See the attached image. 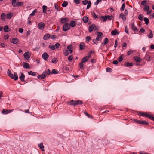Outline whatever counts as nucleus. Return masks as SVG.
I'll return each mask as SVG.
<instances>
[{
  "label": "nucleus",
  "instance_id": "nucleus-12",
  "mask_svg": "<svg viewBox=\"0 0 154 154\" xmlns=\"http://www.w3.org/2000/svg\"><path fill=\"white\" fill-rule=\"evenodd\" d=\"M85 47V44L83 42H81L79 44L80 49L82 50L84 49Z\"/></svg>",
  "mask_w": 154,
  "mask_h": 154
},
{
  "label": "nucleus",
  "instance_id": "nucleus-55",
  "mask_svg": "<svg viewBox=\"0 0 154 154\" xmlns=\"http://www.w3.org/2000/svg\"><path fill=\"white\" fill-rule=\"evenodd\" d=\"M147 2V1L146 0H143L141 2V5H143L144 6L145 5V4Z\"/></svg>",
  "mask_w": 154,
  "mask_h": 154
},
{
  "label": "nucleus",
  "instance_id": "nucleus-54",
  "mask_svg": "<svg viewBox=\"0 0 154 154\" xmlns=\"http://www.w3.org/2000/svg\"><path fill=\"white\" fill-rule=\"evenodd\" d=\"M106 71L107 72H112V69L111 68H107L106 69Z\"/></svg>",
  "mask_w": 154,
  "mask_h": 154
},
{
  "label": "nucleus",
  "instance_id": "nucleus-29",
  "mask_svg": "<svg viewBox=\"0 0 154 154\" xmlns=\"http://www.w3.org/2000/svg\"><path fill=\"white\" fill-rule=\"evenodd\" d=\"M88 60L87 57L85 56L84 57L82 60L81 62L84 63L87 61Z\"/></svg>",
  "mask_w": 154,
  "mask_h": 154
},
{
  "label": "nucleus",
  "instance_id": "nucleus-27",
  "mask_svg": "<svg viewBox=\"0 0 154 154\" xmlns=\"http://www.w3.org/2000/svg\"><path fill=\"white\" fill-rule=\"evenodd\" d=\"M88 18L86 16H84L83 18V21L85 23H86L88 22Z\"/></svg>",
  "mask_w": 154,
  "mask_h": 154
},
{
  "label": "nucleus",
  "instance_id": "nucleus-25",
  "mask_svg": "<svg viewBox=\"0 0 154 154\" xmlns=\"http://www.w3.org/2000/svg\"><path fill=\"white\" fill-rule=\"evenodd\" d=\"M2 114H6L9 113V110L5 109L2 110Z\"/></svg>",
  "mask_w": 154,
  "mask_h": 154
},
{
  "label": "nucleus",
  "instance_id": "nucleus-57",
  "mask_svg": "<svg viewBox=\"0 0 154 154\" xmlns=\"http://www.w3.org/2000/svg\"><path fill=\"white\" fill-rule=\"evenodd\" d=\"M125 32L127 34H128V28L127 26H126L125 27Z\"/></svg>",
  "mask_w": 154,
  "mask_h": 154
},
{
  "label": "nucleus",
  "instance_id": "nucleus-35",
  "mask_svg": "<svg viewBox=\"0 0 154 154\" xmlns=\"http://www.w3.org/2000/svg\"><path fill=\"white\" fill-rule=\"evenodd\" d=\"M63 53L64 55L65 56H67L69 54V51L67 50L63 51Z\"/></svg>",
  "mask_w": 154,
  "mask_h": 154
},
{
  "label": "nucleus",
  "instance_id": "nucleus-47",
  "mask_svg": "<svg viewBox=\"0 0 154 154\" xmlns=\"http://www.w3.org/2000/svg\"><path fill=\"white\" fill-rule=\"evenodd\" d=\"M104 43H103L102 44L106 45L109 42V40L107 38H105L104 40Z\"/></svg>",
  "mask_w": 154,
  "mask_h": 154
},
{
  "label": "nucleus",
  "instance_id": "nucleus-15",
  "mask_svg": "<svg viewBox=\"0 0 154 154\" xmlns=\"http://www.w3.org/2000/svg\"><path fill=\"white\" fill-rule=\"evenodd\" d=\"M69 26L72 27H74L75 26V22L74 21H71L69 24Z\"/></svg>",
  "mask_w": 154,
  "mask_h": 154
},
{
  "label": "nucleus",
  "instance_id": "nucleus-13",
  "mask_svg": "<svg viewBox=\"0 0 154 154\" xmlns=\"http://www.w3.org/2000/svg\"><path fill=\"white\" fill-rule=\"evenodd\" d=\"M3 29L5 32H8L11 30V29L9 28L8 25H5L4 26Z\"/></svg>",
  "mask_w": 154,
  "mask_h": 154
},
{
  "label": "nucleus",
  "instance_id": "nucleus-53",
  "mask_svg": "<svg viewBox=\"0 0 154 154\" xmlns=\"http://www.w3.org/2000/svg\"><path fill=\"white\" fill-rule=\"evenodd\" d=\"M145 59L146 60H148V61H150L149 59H150V56L148 55H147L146 54V56L145 57Z\"/></svg>",
  "mask_w": 154,
  "mask_h": 154
},
{
  "label": "nucleus",
  "instance_id": "nucleus-3",
  "mask_svg": "<svg viewBox=\"0 0 154 154\" xmlns=\"http://www.w3.org/2000/svg\"><path fill=\"white\" fill-rule=\"evenodd\" d=\"M7 74L9 76L11 79H14L15 81L17 80L18 76L17 73L14 72V76H13V75L12 74L11 71L10 70L8 69L7 71Z\"/></svg>",
  "mask_w": 154,
  "mask_h": 154
},
{
  "label": "nucleus",
  "instance_id": "nucleus-5",
  "mask_svg": "<svg viewBox=\"0 0 154 154\" xmlns=\"http://www.w3.org/2000/svg\"><path fill=\"white\" fill-rule=\"evenodd\" d=\"M70 26L69 24L65 23L63 26V29L64 31H67L70 29Z\"/></svg>",
  "mask_w": 154,
  "mask_h": 154
},
{
  "label": "nucleus",
  "instance_id": "nucleus-28",
  "mask_svg": "<svg viewBox=\"0 0 154 154\" xmlns=\"http://www.w3.org/2000/svg\"><path fill=\"white\" fill-rule=\"evenodd\" d=\"M68 4V3L67 2L64 1L63 3L62 4V6L63 7H66Z\"/></svg>",
  "mask_w": 154,
  "mask_h": 154
},
{
  "label": "nucleus",
  "instance_id": "nucleus-63",
  "mask_svg": "<svg viewBox=\"0 0 154 154\" xmlns=\"http://www.w3.org/2000/svg\"><path fill=\"white\" fill-rule=\"evenodd\" d=\"M112 63L114 64L117 65L118 63V62L117 60H115L113 61Z\"/></svg>",
  "mask_w": 154,
  "mask_h": 154
},
{
  "label": "nucleus",
  "instance_id": "nucleus-30",
  "mask_svg": "<svg viewBox=\"0 0 154 154\" xmlns=\"http://www.w3.org/2000/svg\"><path fill=\"white\" fill-rule=\"evenodd\" d=\"M5 13H2L1 14V19L3 21H4L5 20Z\"/></svg>",
  "mask_w": 154,
  "mask_h": 154
},
{
  "label": "nucleus",
  "instance_id": "nucleus-21",
  "mask_svg": "<svg viewBox=\"0 0 154 154\" xmlns=\"http://www.w3.org/2000/svg\"><path fill=\"white\" fill-rule=\"evenodd\" d=\"M38 146L41 149L42 151H44V147L42 143H41L39 144H38Z\"/></svg>",
  "mask_w": 154,
  "mask_h": 154
},
{
  "label": "nucleus",
  "instance_id": "nucleus-40",
  "mask_svg": "<svg viewBox=\"0 0 154 154\" xmlns=\"http://www.w3.org/2000/svg\"><path fill=\"white\" fill-rule=\"evenodd\" d=\"M37 11L36 9H35L33 10L32 12L30 14V16H33L35 15V13Z\"/></svg>",
  "mask_w": 154,
  "mask_h": 154
},
{
  "label": "nucleus",
  "instance_id": "nucleus-10",
  "mask_svg": "<svg viewBox=\"0 0 154 154\" xmlns=\"http://www.w3.org/2000/svg\"><path fill=\"white\" fill-rule=\"evenodd\" d=\"M48 57V55L46 52L44 53L42 55V57L44 60H47Z\"/></svg>",
  "mask_w": 154,
  "mask_h": 154
},
{
  "label": "nucleus",
  "instance_id": "nucleus-41",
  "mask_svg": "<svg viewBox=\"0 0 154 154\" xmlns=\"http://www.w3.org/2000/svg\"><path fill=\"white\" fill-rule=\"evenodd\" d=\"M123 54H122L120 55V56L119 57L118 59V61L119 62H121L123 60Z\"/></svg>",
  "mask_w": 154,
  "mask_h": 154
},
{
  "label": "nucleus",
  "instance_id": "nucleus-24",
  "mask_svg": "<svg viewBox=\"0 0 154 154\" xmlns=\"http://www.w3.org/2000/svg\"><path fill=\"white\" fill-rule=\"evenodd\" d=\"M125 66L126 67H129L130 66H132L133 65V63H130L129 62H127L124 64Z\"/></svg>",
  "mask_w": 154,
  "mask_h": 154
},
{
  "label": "nucleus",
  "instance_id": "nucleus-26",
  "mask_svg": "<svg viewBox=\"0 0 154 154\" xmlns=\"http://www.w3.org/2000/svg\"><path fill=\"white\" fill-rule=\"evenodd\" d=\"M150 33L149 34H148L147 36L150 38H152L153 37V33L152 31L151 30H149Z\"/></svg>",
  "mask_w": 154,
  "mask_h": 154
},
{
  "label": "nucleus",
  "instance_id": "nucleus-37",
  "mask_svg": "<svg viewBox=\"0 0 154 154\" xmlns=\"http://www.w3.org/2000/svg\"><path fill=\"white\" fill-rule=\"evenodd\" d=\"M42 10H43V12L44 13H46V10L47 9V7L45 5H43L42 7Z\"/></svg>",
  "mask_w": 154,
  "mask_h": 154
},
{
  "label": "nucleus",
  "instance_id": "nucleus-45",
  "mask_svg": "<svg viewBox=\"0 0 154 154\" xmlns=\"http://www.w3.org/2000/svg\"><path fill=\"white\" fill-rule=\"evenodd\" d=\"M141 124L148 125L149 123L148 122H146L145 120H143L141 121Z\"/></svg>",
  "mask_w": 154,
  "mask_h": 154
},
{
  "label": "nucleus",
  "instance_id": "nucleus-4",
  "mask_svg": "<svg viewBox=\"0 0 154 154\" xmlns=\"http://www.w3.org/2000/svg\"><path fill=\"white\" fill-rule=\"evenodd\" d=\"M82 3L84 5L88 4L86 7L87 9H88L91 6V2L90 1H88L87 0H85L82 1Z\"/></svg>",
  "mask_w": 154,
  "mask_h": 154
},
{
  "label": "nucleus",
  "instance_id": "nucleus-23",
  "mask_svg": "<svg viewBox=\"0 0 154 154\" xmlns=\"http://www.w3.org/2000/svg\"><path fill=\"white\" fill-rule=\"evenodd\" d=\"M100 20H103V21H106L107 20L106 16H101L100 17Z\"/></svg>",
  "mask_w": 154,
  "mask_h": 154
},
{
  "label": "nucleus",
  "instance_id": "nucleus-38",
  "mask_svg": "<svg viewBox=\"0 0 154 154\" xmlns=\"http://www.w3.org/2000/svg\"><path fill=\"white\" fill-rule=\"evenodd\" d=\"M144 21H145V23L146 25H148L149 23V20L148 18L145 17L144 19Z\"/></svg>",
  "mask_w": 154,
  "mask_h": 154
},
{
  "label": "nucleus",
  "instance_id": "nucleus-43",
  "mask_svg": "<svg viewBox=\"0 0 154 154\" xmlns=\"http://www.w3.org/2000/svg\"><path fill=\"white\" fill-rule=\"evenodd\" d=\"M49 48L52 50H54L55 49V47L54 45H49Z\"/></svg>",
  "mask_w": 154,
  "mask_h": 154
},
{
  "label": "nucleus",
  "instance_id": "nucleus-20",
  "mask_svg": "<svg viewBox=\"0 0 154 154\" xmlns=\"http://www.w3.org/2000/svg\"><path fill=\"white\" fill-rule=\"evenodd\" d=\"M23 67L24 68H25L26 69H29L30 67V65L29 64H28L27 63L25 62H23Z\"/></svg>",
  "mask_w": 154,
  "mask_h": 154
},
{
  "label": "nucleus",
  "instance_id": "nucleus-19",
  "mask_svg": "<svg viewBox=\"0 0 154 154\" xmlns=\"http://www.w3.org/2000/svg\"><path fill=\"white\" fill-rule=\"evenodd\" d=\"M68 19L66 18H61L60 20V22L62 23H64L65 22H68Z\"/></svg>",
  "mask_w": 154,
  "mask_h": 154
},
{
  "label": "nucleus",
  "instance_id": "nucleus-11",
  "mask_svg": "<svg viewBox=\"0 0 154 154\" xmlns=\"http://www.w3.org/2000/svg\"><path fill=\"white\" fill-rule=\"evenodd\" d=\"M19 41L18 39L17 38H13L11 40V42L12 43L14 44H17Z\"/></svg>",
  "mask_w": 154,
  "mask_h": 154
},
{
  "label": "nucleus",
  "instance_id": "nucleus-44",
  "mask_svg": "<svg viewBox=\"0 0 154 154\" xmlns=\"http://www.w3.org/2000/svg\"><path fill=\"white\" fill-rule=\"evenodd\" d=\"M117 32L116 30H114L111 32V34L113 35H115L117 34Z\"/></svg>",
  "mask_w": 154,
  "mask_h": 154
},
{
  "label": "nucleus",
  "instance_id": "nucleus-2",
  "mask_svg": "<svg viewBox=\"0 0 154 154\" xmlns=\"http://www.w3.org/2000/svg\"><path fill=\"white\" fill-rule=\"evenodd\" d=\"M66 103L69 105H70L75 106L79 104H82L83 103L81 100H72L70 101L67 102Z\"/></svg>",
  "mask_w": 154,
  "mask_h": 154
},
{
  "label": "nucleus",
  "instance_id": "nucleus-62",
  "mask_svg": "<svg viewBox=\"0 0 154 154\" xmlns=\"http://www.w3.org/2000/svg\"><path fill=\"white\" fill-rule=\"evenodd\" d=\"M54 45H55L56 48H59V47L60 46V44L59 43H57L55 44Z\"/></svg>",
  "mask_w": 154,
  "mask_h": 154
},
{
  "label": "nucleus",
  "instance_id": "nucleus-52",
  "mask_svg": "<svg viewBox=\"0 0 154 154\" xmlns=\"http://www.w3.org/2000/svg\"><path fill=\"white\" fill-rule=\"evenodd\" d=\"M67 48L68 49L67 50H70V49H72V46L71 45H69L67 47Z\"/></svg>",
  "mask_w": 154,
  "mask_h": 154
},
{
  "label": "nucleus",
  "instance_id": "nucleus-32",
  "mask_svg": "<svg viewBox=\"0 0 154 154\" xmlns=\"http://www.w3.org/2000/svg\"><path fill=\"white\" fill-rule=\"evenodd\" d=\"M149 9V6L147 5H145L144 6V10L146 11H148Z\"/></svg>",
  "mask_w": 154,
  "mask_h": 154
},
{
  "label": "nucleus",
  "instance_id": "nucleus-1",
  "mask_svg": "<svg viewBox=\"0 0 154 154\" xmlns=\"http://www.w3.org/2000/svg\"><path fill=\"white\" fill-rule=\"evenodd\" d=\"M50 71L48 69L47 71H44L42 74L38 76V78L39 79H44L47 75H49L50 74Z\"/></svg>",
  "mask_w": 154,
  "mask_h": 154
},
{
  "label": "nucleus",
  "instance_id": "nucleus-49",
  "mask_svg": "<svg viewBox=\"0 0 154 154\" xmlns=\"http://www.w3.org/2000/svg\"><path fill=\"white\" fill-rule=\"evenodd\" d=\"M143 17L142 14H140L139 15L138 18L140 20L142 21L143 20Z\"/></svg>",
  "mask_w": 154,
  "mask_h": 154
},
{
  "label": "nucleus",
  "instance_id": "nucleus-14",
  "mask_svg": "<svg viewBox=\"0 0 154 154\" xmlns=\"http://www.w3.org/2000/svg\"><path fill=\"white\" fill-rule=\"evenodd\" d=\"M50 37V34L48 33H47L44 35L43 38L44 40H47Z\"/></svg>",
  "mask_w": 154,
  "mask_h": 154
},
{
  "label": "nucleus",
  "instance_id": "nucleus-36",
  "mask_svg": "<svg viewBox=\"0 0 154 154\" xmlns=\"http://www.w3.org/2000/svg\"><path fill=\"white\" fill-rule=\"evenodd\" d=\"M12 15V13H9L7 14V19L11 18Z\"/></svg>",
  "mask_w": 154,
  "mask_h": 154
},
{
  "label": "nucleus",
  "instance_id": "nucleus-42",
  "mask_svg": "<svg viewBox=\"0 0 154 154\" xmlns=\"http://www.w3.org/2000/svg\"><path fill=\"white\" fill-rule=\"evenodd\" d=\"M83 63L82 62H80L79 64V67L81 69H83Z\"/></svg>",
  "mask_w": 154,
  "mask_h": 154
},
{
  "label": "nucleus",
  "instance_id": "nucleus-16",
  "mask_svg": "<svg viewBox=\"0 0 154 154\" xmlns=\"http://www.w3.org/2000/svg\"><path fill=\"white\" fill-rule=\"evenodd\" d=\"M95 27V25L92 24L90 25L89 27V32H92Z\"/></svg>",
  "mask_w": 154,
  "mask_h": 154
},
{
  "label": "nucleus",
  "instance_id": "nucleus-6",
  "mask_svg": "<svg viewBox=\"0 0 154 154\" xmlns=\"http://www.w3.org/2000/svg\"><path fill=\"white\" fill-rule=\"evenodd\" d=\"M97 33L98 34L97 36V37L96 40L97 41H101L102 38L101 37L103 35V34L102 32H97Z\"/></svg>",
  "mask_w": 154,
  "mask_h": 154
},
{
  "label": "nucleus",
  "instance_id": "nucleus-9",
  "mask_svg": "<svg viewBox=\"0 0 154 154\" xmlns=\"http://www.w3.org/2000/svg\"><path fill=\"white\" fill-rule=\"evenodd\" d=\"M140 115L143 116H146L151 119V116L150 115L147 114L145 112H141L140 113Z\"/></svg>",
  "mask_w": 154,
  "mask_h": 154
},
{
  "label": "nucleus",
  "instance_id": "nucleus-8",
  "mask_svg": "<svg viewBox=\"0 0 154 154\" xmlns=\"http://www.w3.org/2000/svg\"><path fill=\"white\" fill-rule=\"evenodd\" d=\"M23 56L25 58L28 60V59L30 57V54H29V51H27L24 53L23 54Z\"/></svg>",
  "mask_w": 154,
  "mask_h": 154
},
{
  "label": "nucleus",
  "instance_id": "nucleus-7",
  "mask_svg": "<svg viewBox=\"0 0 154 154\" xmlns=\"http://www.w3.org/2000/svg\"><path fill=\"white\" fill-rule=\"evenodd\" d=\"M38 26L39 29L42 30L44 28L45 24L43 22H40L38 24Z\"/></svg>",
  "mask_w": 154,
  "mask_h": 154
},
{
  "label": "nucleus",
  "instance_id": "nucleus-22",
  "mask_svg": "<svg viewBox=\"0 0 154 154\" xmlns=\"http://www.w3.org/2000/svg\"><path fill=\"white\" fill-rule=\"evenodd\" d=\"M134 60L136 62H139L141 61V59L140 57L134 56Z\"/></svg>",
  "mask_w": 154,
  "mask_h": 154
},
{
  "label": "nucleus",
  "instance_id": "nucleus-51",
  "mask_svg": "<svg viewBox=\"0 0 154 154\" xmlns=\"http://www.w3.org/2000/svg\"><path fill=\"white\" fill-rule=\"evenodd\" d=\"M113 17L112 16L107 15L106 16L107 19H108L109 20H112Z\"/></svg>",
  "mask_w": 154,
  "mask_h": 154
},
{
  "label": "nucleus",
  "instance_id": "nucleus-39",
  "mask_svg": "<svg viewBox=\"0 0 154 154\" xmlns=\"http://www.w3.org/2000/svg\"><path fill=\"white\" fill-rule=\"evenodd\" d=\"M125 3H123L122 4V5L121 8H120V10L121 11H123L124 10L125 8Z\"/></svg>",
  "mask_w": 154,
  "mask_h": 154
},
{
  "label": "nucleus",
  "instance_id": "nucleus-64",
  "mask_svg": "<svg viewBox=\"0 0 154 154\" xmlns=\"http://www.w3.org/2000/svg\"><path fill=\"white\" fill-rule=\"evenodd\" d=\"M12 5L13 6V7H16V2H12Z\"/></svg>",
  "mask_w": 154,
  "mask_h": 154
},
{
  "label": "nucleus",
  "instance_id": "nucleus-59",
  "mask_svg": "<svg viewBox=\"0 0 154 154\" xmlns=\"http://www.w3.org/2000/svg\"><path fill=\"white\" fill-rule=\"evenodd\" d=\"M100 1L101 0H97L96 2H94V5H97Z\"/></svg>",
  "mask_w": 154,
  "mask_h": 154
},
{
  "label": "nucleus",
  "instance_id": "nucleus-31",
  "mask_svg": "<svg viewBox=\"0 0 154 154\" xmlns=\"http://www.w3.org/2000/svg\"><path fill=\"white\" fill-rule=\"evenodd\" d=\"M58 73V71L57 70L53 69L52 70L51 74H57Z\"/></svg>",
  "mask_w": 154,
  "mask_h": 154
},
{
  "label": "nucleus",
  "instance_id": "nucleus-56",
  "mask_svg": "<svg viewBox=\"0 0 154 154\" xmlns=\"http://www.w3.org/2000/svg\"><path fill=\"white\" fill-rule=\"evenodd\" d=\"M73 59V57L72 56L70 55L68 57V60L69 61H71Z\"/></svg>",
  "mask_w": 154,
  "mask_h": 154
},
{
  "label": "nucleus",
  "instance_id": "nucleus-33",
  "mask_svg": "<svg viewBox=\"0 0 154 154\" xmlns=\"http://www.w3.org/2000/svg\"><path fill=\"white\" fill-rule=\"evenodd\" d=\"M23 5V3L21 2H16L17 7H19L22 6Z\"/></svg>",
  "mask_w": 154,
  "mask_h": 154
},
{
  "label": "nucleus",
  "instance_id": "nucleus-50",
  "mask_svg": "<svg viewBox=\"0 0 154 154\" xmlns=\"http://www.w3.org/2000/svg\"><path fill=\"white\" fill-rule=\"evenodd\" d=\"M91 37L90 36H87L86 37L85 39L87 42H88L91 39Z\"/></svg>",
  "mask_w": 154,
  "mask_h": 154
},
{
  "label": "nucleus",
  "instance_id": "nucleus-48",
  "mask_svg": "<svg viewBox=\"0 0 154 154\" xmlns=\"http://www.w3.org/2000/svg\"><path fill=\"white\" fill-rule=\"evenodd\" d=\"M92 16L94 18H97L98 17V16H97L95 13L94 12H93L92 13Z\"/></svg>",
  "mask_w": 154,
  "mask_h": 154
},
{
  "label": "nucleus",
  "instance_id": "nucleus-58",
  "mask_svg": "<svg viewBox=\"0 0 154 154\" xmlns=\"http://www.w3.org/2000/svg\"><path fill=\"white\" fill-rule=\"evenodd\" d=\"M54 7L55 9L57 10L58 11H59L58 10V5L56 3L54 4Z\"/></svg>",
  "mask_w": 154,
  "mask_h": 154
},
{
  "label": "nucleus",
  "instance_id": "nucleus-61",
  "mask_svg": "<svg viewBox=\"0 0 154 154\" xmlns=\"http://www.w3.org/2000/svg\"><path fill=\"white\" fill-rule=\"evenodd\" d=\"M23 29L22 28H20L19 29V32L20 33H22L23 32Z\"/></svg>",
  "mask_w": 154,
  "mask_h": 154
},
{
  "label": "nucleus",
  "instance_id": "nucleus-18",
  "mask_svg": "<svg viewBox=\"0 0 154 154\" xmlns=\"http://www.w3.org/2000/svg\"><path fill=\"white\" fill-rule=\"evenodd\" d=\"M19 78L21 81L23 82L24 81L25 75L23 73H20V75L19 76Z\"/></svg>",
  "mask_w": 154,
  "mask_h": 154
},
{
  "label": "nucleus",
  "instance_id": "nucleus-46",
  "mask_svg": "<svg viewBox=\"0 0 154 154\" xmlns=\"http://www.w3.org/2000/svg\"><path fill=\"white\" fill-rule=\"evenodd\" d=\"M57 61L58 60L57 58H54L52 60L51 62L53 63H56Z\"/></svg>",
  "mask_w": 154,
  "mask_h": 154
},
{
  "label": "nucleus",
  "instance_id": "nucleus-34",
  "mask_svg": "<svg viewBox=\"0 0 154 154\" xmlns=\"http://www.w3.org/2000/svg\"><path fill=\"white\" fill-rule=\"evenodd\" d=\"M28 74L29 75L32 76H35L36 75V73L35 72L32 71L28 72Z\"/></svg>",
  "mask_w": 154,
  "mask_h": 154
},
{
  "label": "nucleus",
  "instance_id": "nucleus-60",
  "mask_svg": "<svg viewBox=\"0 0 154 154\" xmlns=\"http://www.w3.org/2000/svg\"><path fill=\"white\" fill-rule=\"evenodd\" d=\"M51 39H54L56 38V36L55 35H53L50 37Z\"/></svg>",
  "mask_w": 154,
  "mask_h": 154
},
{
  "label": "nucleus",
  "instance_id": "nucleus-17",
  "mask_svg": "<svg viewBox=\"0 0 154 154\" xmlns=\"http://www.w3.org/2000/svg\"><path fill=\"white\" fill-rule=\"evenodd\" d=\"M120 18H122L123 21H125L126 20V17L124 16V15L123 13H121L120 14L119 16Z\"/></svg>",
  "mask_w": 154,
  "mask_h": 154
}]
</instances>
